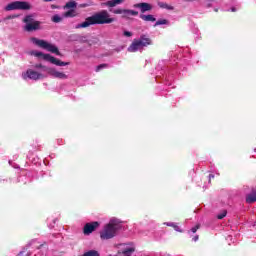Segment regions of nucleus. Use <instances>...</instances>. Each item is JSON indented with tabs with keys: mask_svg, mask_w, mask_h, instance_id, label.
I'll use <instances>...</instances> for the list:
<instances>
[{
	"mask_svg": "<svg viewBox=\"0 0 256 256\" xmlns=\"http://www.w3.org/2000/svg\"><path fill=\"white\" fill-rule=\"evenodd\" d=\"M111 23H115V18H111L107 10H102L87 17L84 22L76 26V29H86V27H91V25H109Z\"/></svg>",
	"mask_w": 256,
	"mask_h": 256,
	"instance_id": "f257e3e1",
	"label": "nucleus"
},
{
	"mask_svg": "<svg viewBox=\"0 0 256 256\" xmlns=\"http://www.w3.org/2000/svg\"><path fill=\"white\" fill-rule=\"evenodd\" d=\"M122 228L121 221L113 218L105 225L104 230L100 233V239H113L117 235V231H121Z\"/></svg>",
	"mask_w": 256,
	"mask_h": 256,
	"instance_id": "f03ea898",
	"label": "nucleus"
},
{
	"mask_svg": "<svg viewBox=\"0 0 256 256\" xmlns=\"http://www.w3.org/2000/svg\"><path fill=\"white\" fill-rule=\"evenodd\" d=\"M31 41L34 45H37V47H40L41 49H45L46 51H49L50 53H54L55 55H58L59 57H61V52L59 51V48H57V46L43 39H38L36 37L31 38Z\"/></svg>",
	"mask_w": 256,
	"mask_h": 256,
	"instance_id": "7ed1b4c3",
	"label": "nucleus"
},
{
	"mask_svg": "<svg viewBox=\"0 0 256 256\" xmlns=\"http://www.w3.org/2000/svg\"><path fill=\"white\" fill-rule=\"evenodd\" d=\"M31 9V4L27 1H14L12 3H9L5 7V11H29Z\"/></svg>",
	"mask_w": 256,
	"mask_h": 256,
	"instance_id": "20e7f679",
	"label": "nucleus"
},
{
	"mask_svg": "<svg viewBox=\"0 0 256 256\" xmlns=\"http://www.w3.org/2000/svg\"><path fill=\"white\" fill-rule=\"evenodd\" d=\"M23 23H26L24 29L28 33H31L32 31H39V29H41V22L35 21L33 19V15H27L26 17H24Z\"/></svg>",
	"mask_w": 256,
	"mask_h": 256,
	"instance_id": "39448f33",
	"label": "nucleus"
},
{
	"mask_svg": "<svg viewBox=\"0 0 256 256\" xmlns=\"http://www.w3.org/2000/svg\"><path fill=\"white\" fill-rule=\"evenodd\" d=\"M97 227H99V222H97V221L85 224L84 229H83L84 235H91V233H93V231H95V229H97Z\"/></svg>",
	"mask_w": 256,
	"mask_h": 256,
	"instance_id": "423d86ee",
	"label": "nucleus"
},
{
	"mask_svg": "<svg viewBox=\"0 0 256 256\" xmlns=\"http://www.w3.org/2000/svg\"><path fill=\"white\" fill-rule=\"evenodd\" d=\"M135 9H140L141 13H147V11L153 10V5L147 2H141L134 4Z\"/></svg>",
	"mask_w": 256,
	"mask_h": 256,
	"instance_id": "0eeeda50",
	"label": "nucleus"
},
{
	"mask_svg": "<svg viewBox=\"0 0 256 256\" xmlns=\"http://www.w3.org/2000/svg\"><path fill=\"white\" fill-rule=\"evenodd\" d=\"M26 77H28V79H32L33 81H39V79H44L45 76L42 73L29 69L26 71Z\"/></svg>",
	"mask_w": 256,
	"mask_h": 256,
	"instance_id": "6e6552de",
	"label": "nucleus"
},
{
	"mask_svg": "<svg viewBox=\"0 0 256 256\" xmlns=\"http://www.w3.org/2000/svg\"><path fill=\"white\" fill-rule=\"evenodd\" d=\"M141 49H143L141 42L138 39H134L133 42L128 47V52L137 53V51H141Z\"/></svg>",
	"mask_w": 256,
	"mask_h": 256,
	"instance_id": "1a4fd4ad",
	"label": "nucleus"
},
{
	"mask_svg": "<svg viewBox=\"0 0 256 256\" xmlns=\"http://www.w3.org/2000/svg\"><path fill=\"white\" fill-rule=\"evenodd\" d=\"M46 61H49L50 63H52V65H57V67H65L67 65H69V62H63L53 56H45Z\"/></svg>",
	"mask_w": 256,
	"mask_h": 256,
	"instance_id": "9d476101",
	"label": "nucleus"
},
{
	"mask_svg": "<svg viewBox=\"0 0 256 256\" xmlns=\"http://www.w3.org/2000/svg\"><path fill=\"white\" fill-rule=\"evenodd\" d=\"M48 73L56 79H67V74L55 70V68H48Z\"/></svg>",
	"mask_w": 256,
	"mask_h": 256,
	"instance_id": "9b49d317",
	"label": "nucleus"
},
{
	"mask_svg": "<svg viewBox=\"0 0 256 256\" xmlns=\"http://www.w3.org/2000/svg\"><path fill=\"white\" fill-rule=\"evenodd\" d=\"M138 41L141 42V46L143 47H149V45H151L153 43V41L151 40V38H149V36L143 34L140 36L139 39H137Z\"/></svg>",
	"mask_w": 256,
	"mask_h": 256,
	"instance_id": "f8f14e48",
	"label": "nucleus"
},
{
	"mask_svg": "<svg viewBox=\"0 0 256 256\" xmlns=\"http://www.w3.org/2000/svg\"><path fill=\"white\" fill-rule=\"evenodd\" d=\"M139 15L138 11L135 10H129V9H124L122 12V19H129V17H137Z\"/></svg>",
	"mask_w": 256,
	"mask_h": 256,
	"instance_id": "ddd939ff",
	"label": "nucleus"
},
{
	"mask_svg": "<svg viewBox=\"0 0 256 256\" xmlns=\"http://www.w3.org/2000/svg\"><path fill=\"white\" fill-rule=\"evenodd\" d=\"M256 201V190L255 188L251 189V193L247 194L246 196V203H255Z\"/></svg>",
	"mask_w": 256,
	"mask_h": 256,
	"instance_id": "4468645a",
	"label": "nucleus"
},
{
	"mask_svg": "<svg viewBox=\"0 0 256 256\" xmlns=\"http://www.w3.org/2000/svg\"><path fill=\"white\" fill-rule=\"evenodd\" d=\"M125 0H109L107 2L102 3L104 7H117V5H121Z\"/></svg>",
	"mask_w": 256,
	"mask_h": 256,
	"instance_id": "2eb2a0df",
	"label": "nucleus"
},
{
	"mask_svg": "<svg viewBox=\"0 0 256 256\" xmlns=\"http://www.w3.org/2000/svg\"><path fill=\"white\" fill-rule=\"evenodd\" d=\"M140 19H142V21H151L152 23H155V21H157V19L153 17V15L151 14H148V15L141 14Z\"/></svg>",
	"mask_w": 256,
	"mask_h": 256,
	"instance_id": "dca6fc26",
	"label": "nucleus"
},
{
	"mask_svg": "<svg viewBox=\"0 0 256 256\" xmlns=\"http://www.w3.org/2000/svg\"><path fill=\"white\" fill-rule=\"evenodd\" d=\"M30 55H33L34 57H42L44 61H47V58H45V56H51V54H44L43 52L39 51H32Z\"/></svg>",
	"mask_w": 256,
	"mask_h": 256,
	"instance_id": "f3484780",
	"label": "nucleus"
},
{
	"mask_svg": "<svg viewBox=\"0 0 256 256\" xmlns=\"http://www.w3.org/2000/svg\"><path fill=\"white\" fill-rule=\"evenodd\" d=\"M158 7H160V9H167V11H173V9H175L173 6L165 2H158Z\"/></svg>",
	"mask_w": 256,
	"mask_h": 256,
	"instance_id": "a211bd4d",
	"label": "nucleus"
},
{
	"mask_svg": "<svg viewBox=\"0 0 256 256\" xmlns=\"http://www.w3.org/2000/svg\"><path fill=\"white\" fill-rule=\"evenodd\" d=\"M64 9H77V2L75 1H69L66 3V5L64 6Z\"/></svg>",
	"mask_w": 256,
	"mask_h": 256,
	"instance_id": "6ab92c4d",
	"label": "nucleus"
},
{
	"mask_svg": "<svg viewBox=\"0 0 256 256\" xmlns=\"http://www.w3.org/2000/svg\"><path fill=\"white\" fill-rule=\"evenodd\" d=\"M64 17H77V11L75 9H70L64 13Z\"/></svg>",
	"mask_w": 256,
	"mask_h": 256,
	"instance_id": "aec40b11",
	"label": "nucleus"
},
{
	"mask_svg": "<svg viewBox=\"0 0 256 256\" xmlns=\"http://www.w3.org/2000/svg\"><path fill=\"white\" fill-rule=\"evenodd\" d=\"M132 253H135V248H126L122 251L124 256H131Z\"/></svg>",
	"mask_w": 256,
	"mask_h": 256,
	"instance_id": "412c9836",
	"label": "nucleus"
},
{
	"mask_svg": "<svg viewBox=\"0 0 256 256\" xmlns=\"http://www.w3.org/2000/svg\"><path fill=\"white\" fill-rule=\"evenodd\" d=\"M158 25H169V20L160 19V20L156 21V23L154 24V27H158Z\"/></svg>",
	"mask_w": 256,
	"mask_h": 256,
	"instance_id": "4be33fe9",
	"label": "nucleus"
},
{
	"mask_svg": "<svg viewBox=\"0 0 256 256\" xmlns=\"http://www.w3.org/2000/svg\"><path fill=\"white\" fill-rule=\"evenodd\" d=\"M52 21H53V23H61V21H63V18H61V16H59V15H54L52 17Z\"/></svg>",
	"mask_w": 256,
	"mask_h": 256,
	"instance_id": "5701e85b",
	"label": "nucleus"
},
{
	"mask_svg": "<svg viewBox=\"0 0 256 256\" xmlns=\"http://www.w3.org/2000/svg\"><path fill=\"white\" fill-rule=\"evenodd\" d=\"M227 217V210H223L220 214L217 215V219H225Z\"/></svg>",
	"mask_w": 256,
	"mask_h": 256,
	"instance_id": "b1692460",
	"label": "nucleus"
},
{
	"mask_svg": "<svg viewBox=\"0 0 256 256\" xmlns=\"http://www.w3.org/2000/svg\"><path fill=\"white\" fill-rule=\"evenodd\" d=\"M171 227H173V229L175 231H177L178 233H183V230L181 228H179V226L177 224H171Z\"/></svg>",
	"mask_w": 256,
	"mask_h": 256,
	"instance_id": "393cba45",
	"label": "nucleus"
},
{
	"mask_svg": "<svg viewBox=\"0 0 256 256\" xmlns=\"http://www.w3.org/2000/svg\"><path fill=\"white\" fill-rule=\"evenodd\" d=\"M124 10L125 9L118 8V9L113 10V13H114V15H123Z\"/></svg>",
	"mask_w": 256,
	"mask_h": 256,
	"instance_id": "a878e982",
	"label": "nucleus"
},
{
	"mask_svg": "<svg viewBox=\"0 0 256 256\" xmlns=\"http://www.w3.org/2000/svg\"><path fill=\"white\" fill-rule=\"evenodd\" d=\"M107 67V64H100L96 67V73H99L101 69H105Z\"/></svg>",
	"mask_w": 256,
	"mask_h": 256,
	"instance_id": "bb28decb",
	"label": "nucleus"
},
{
	"mask_svg": "<svg viewBox=\"0 0 256 256\" xmlns=\"http://www.w3.org/2000/svg\"><path fill=\"white\" fill-rule=\"evenodd\" d=\"M198 229H201V224H197L196 226H194L192 229H191V231H192V233H197V230Z\"/></svg>",
	"mask_w": 256,
	"mask_h": 256,
	"instance_id": "cd10ccee",
	"label": "nucleus"
},
{
	"mask_svg": "<svg viewBox=\"0 0 256 256\" xmlns=\"http://www.w3.org/2000/svg\"><path fill=\"white\" fill-rule=\"evenodd\" d=\"M124 37H133V33L129 31H124Z\"/></svg>",
	"mask_w": 256,
	"mask_h": 256,
	"instance_id": "c85d7f7f",
	"label": "nucleus"
},
{
	"mask_svg": "<svg viewBox=\"0 0 256 256\" xmlns=\"http://www.w3.org/2000/svg\"><path fill=\"white\" fill-rule=\"evenodd\" d=\"M35 69H45V66H43L42 64H36L34 65Z\"/></svg>",
	"mask_w": 256,
	"mask_h": 256,
	"instance_id": "c756f323",
	"label": "nucleus"
},
{
	"mask_svg": "<svg viewBox=\"0 0 256 256\" xmlns=\"http://www.w3.org/2000/svg\"><path fill=\"white\" fill-rule=\"evenodd\" d=\"M211 179H215V175H213V174L209 175V183H211Z\"/></svg>",
	"mask_w": 256,
	"mask_h": 256,
	"instance_id": "7c9ffc66",
	"label": "nucleus"
},
{
	"mask_svg": "<svg viewBox=\"0 0 256 256\" xmlns=\"http://www.w3.org/2000/svg\"><path fill=\"white\" fill-rule=\"evenodd\" d=\"M174 223H171V222H166L164 223V225H167V227H171V225H173Z\"/></svg>",
	"mask_w": 256,
	"mask_h": 256,
	"instance_id": "2f4dec72",
	"label": "nucleus"
},
{
	"mask_svg": "<svg viewBox=\"0 0 256 256\" xmlns=\"http://www.w3.org/2000/svg\"><path fill=\"white\" fill-rule=\"evenodd\" d=\"M193 241H199V235L194 236Z\"/></svg>",
	"mask_w": 256,
	"mask_h": 256,
	"instance_id": "473e14b6",
	"label": "nucleus"
},
{
	"mask_svg": "<svg viewBox=\"0 0 256 256\" xmlns=\"http://www.w3.org/2000/svg\"><path fill=\"white\" fill-rule=\"evenodd\" d=\"M45 3H51L53 0H43Z\"/></svg>",
	"mask_w": 256,
	"mask_h": 256,
	"instance_id": "72a5a7b5",
	"label": "nucleus"
},
{
	"mask_svg": "<svg viewBox=\"0 0 256 256\" xmlns=\"http://www.w3.org/2000/svg\"><path fill=\"white\" fill-rule=\"evenodd\" d=\"M81 7H89L87 4H81Z\"/></svg>",
	"mask_w": 256,
	"mask_h": 256,
	"instance_id": "f704fd0d",
	"label": "nucleus"
},
{
	"mask_svg": "<svg viewBox=\"0 0 256 256\" xmlns=\"http://www.w3.org/2000/svg\"><path fill=\"white\" fill-rule=\"evenodd\" d=\"M15 16H8L7 19H14Z\"/></svg>",
	"mask_w": 256,
	"mask_h": 256,
	"instance_id": "c9c22d12",
	"label": "nucleus"
},
{
	"mask_svg": "<svg viewBox=\"0 0 256 256\" xmlns=\"http://www.w3.org/2000/svg\"><path fill=\"white\" fill-rule=\"evenodd\" d=\"M81 43H87V40H83V39H82V40H81Z\"/></svg>",
	"mask_w": 256,
	"mask_h": 256,
	"instance_id": "e433bc0d",
	"label": "nucleus"
}]
</instances>
